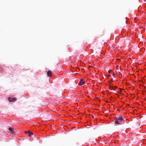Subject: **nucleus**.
Instances as JSON below:
<instances>
[{"label": "nucleus", "instance_id": "f257e3e1", "mask_svg": "<svg viewBox=\"0 0 146 146\" xmlns=\"http://www.w3.org/2000/svg\"><path fill=\"white\" fill-rule=\"evenodd\" d=\"M123 120L122 116L120 115L118 117H116L115 118V123L117 125H120L121 123L123 121Z\"/></svg>", "mask_w": 146, "mask_h": 146}, {"label": "nucleus", "instance_id": "f03ea898", "mask_svg": "<svg viewBox=\"0 0 146 146\" xmlns=\"http://www.w3.org/2000/svg\"><path fill=\"white\" fill-rule=\"evenodd\" d=\"M85 83V81L83 79H81L79 83H78V85L80 86H82L83 84Z\"/></svg>", "mask_w": 146, "mask_h": 146}, {"label": "nucleus", "instance_id": "7ed1b4c3", "mask_svg": "<svg viewBox=\"0 0 146 146\" xmlns=\"http://www.w3.org/2000/svg\"><path fill=\"white\" fill-rule=\"evenodd\" d=\"M25 132L26 133H28V134L29 136V137H31V135H33V133L30 132V131H25Z\"/></svg>", "mask_w": 146, "mask_h": 146}, {"label": "nucleus", "instance_id": "20e7f679", "mask_svg": "<svg viewBox=\"0 0 146 146\" xmlns=\"http://www.w3.org/2000/svg\"><path fill=\"white\" fill-rule=\"evenodd\" d=\"M13 130L14 129L12 127H10L9 128V130L10 131L11 134L12 135H13L14 133Z\"/></svg>", "mask_w": 146, "mask_h": 146}, {"label": "nucleus", "instance_id": "39448f33", "mask_svg": "<svg viewBox=\"0 0 146 146\" xmlns=\"http://www.w3.org/2000/svg\"><path fill=\"white\" fill-rule=\"evenodd\" d=\"M16 100V98H8V100L10 102H14Z\"/></svg>", "mask_w": 146, "mask_h": 146}, {"label": "nucleus", "instance_id": "423d86ee", "mask_svg": "<svg viewBox=\"0 0 146 146\" xmlns=\"http://www.w3.org/2000/svg\"><path fill=\"white\" fill-rule=\"evenodd\" d=\"M47 74L49 76H51L52 75V73L51 71H48L47 72Z\"/></svg>", "mask_w": 146, "mask_h": 146}, {"label": "nucleus", "instance_id": "0eeeda50", "mask_svg": "<svg viewBox=\"0 0 146 146\" xmlns=\"http://www.w3.org/2000/svg\"><path fill=\"white\" fill-rule=\"evenodd\" d=\"M109 88L110 89L113 90H115V89L114 88V87L112 86H109Z\"/></svg>", "mask_w": 146, "mask_h": 146}, {"label": "nucleus", "instance_id": "6e6552de", "mask_svg": "<svg viewBox=\"0 0 146 146\" xmlns=\"http://www.w3.org/2000/svg\"><path fill=\"white\" fill-rule=\"evenodd\" d=\"M117 88V86H115L114 87V88L115 89V90L116 89V88Z\"/></svg>", "mask_w": 146, "mask_h": 146}, {"label": "nucleus", "instance_id": "1a4fd4ad", "mask_svg": "<svg viewBox=\"0 0 146 146\" xmlns=\"http://www.w3.org/2000/svg\"><path fill=\"white\" fill-rule=\"evenodd\" d=\"M111 76V75L110 74H108V77H109Z\"/></svg>", "mask_w": 146, "mask_h": 146}]
</instances>
